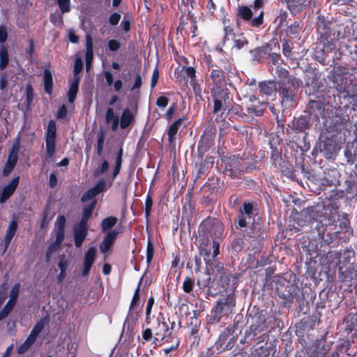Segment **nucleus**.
I'll list each match as a JSON object with an SVG mask.
<instances>
[{"label": "nucleus", "instance_id": "nucleus-1", "mask_svg": "<svg viewBox=\"0 0 357 357\" xmlns=\"http://www.w3.org/2000/svg\"><path fill=\"white\" fill-rule=\"evenodd\" d=\"M229 281V278L227 275H221L218 282V287L214 289L211 286L210 277L205 281L206 283L204 286L207 287V295L215 297L219 294L225 293V295L222 294L218 299L211 314L208 315L207 324L209 325L220 322L223 316L232 313L236 307V287L234 284H230Z\"/></svg>", "mask_w": 357, "mask_h": 357}, {"label": "nucleus", "instance_id": "nucleus-2", "mask_svg": "<svg viewBox=\"0 0 357 357\" xmlns=\"http://www.w3.org/2000/svg\"><path fill=\"white\" fill-rule=\"evenodd\" d=\"M336 26V22L333 17L323 15L317 16L315 22L317 40L313 58L323 66L328 63V52L336 48L340 36V31L337 30Z\"/></svg>", "mask_w": 357, "mask_h": 357}, {"label": "nucleus", "instance_id": "nucleus-3", "mask_svg": "<svg viewBox=\"0 0 357 357\" xmlns=\"http://www.w3.org/2000/svg\"><path fill=\"white\" fill-rule=\"evenodd\" d=\"M265 0H255L253 5L248 6L239 5L236 9V26H241V22L247 23L251 28L258 29L264 22V11L260 10L257 16L253 17L254 13H257L264 5Z\"/></svg>", "mask_w": 357, "mask_h": 357}, {"label": "nucleus", "instance_id": "nucleus-4", "mask_svg": "<svg viewBox=\"0 0 357 357\" xmlns=\"http://www.w3.org/2000/svg\"><path fill=\"white\" fill-rule=\"evenodd\" d=\"M348 106H334L327 109L326 116L324 118L323 124L326 130L331 137L336 136L342 130L347 129L349 116L347 114Z\"/></svg>", "mask_w": 357, "mask_h": 357}, {"label": "nucleus", "instance_id": "nucleus-5", "mask_svg": "<svg viewBox=\"0 0 357 357\" xmlns=\"http://www.w3.org/2000/svg\"><path fill=\"white\" fill-rule=\"evenodd\" d=\"M208 71L210 73V78L213 84V88H225L227 82L226 77L232 74L233 66L227 59H222L217 63L211 59L207 61Z\"/></svg>", "mask_w": 357, "mask_h": 357}, {"label": "nucleus", "instance_id": "nucleus-6", "mask_svg": "<svg viewBox=\"0 0 357 357\" xmlns=\"http://www.w3.org/2000/svg\"><path fill=\"white\" fill-rule=\"evenodd\" d=\"M301 81L294 75L287 80H280L278 82V92L281 98V103L285 107L296 105L297 92Z\"/></svg>", "mask_w": 357, "mask_h": 357}, {"label": "nucleus", "instance_id": "nucleus-7", "mask_svg": "<svg viewBox=\"0 0 357 357\" xmlns=\"http://www.w3.org/2000/svg\"><path fill=\"white\" fill-rule=\"evenodd\" d=\"M275 289L278 296L284 300V303L292 304L294 299L297 300L301 292V288L296 280H287L283 277H277L274 280Z\"/></svg>", "mask_w": 357, "mask_h": 357}, {"label": "nucleus", "instance_id": "nucleus-8", "mask_svg": "<svg viewBox=\"0 0 357 357\" xmlns=\"http://www.w3.org/2000/svg\"><path fill=\"white\" fill-rule=\"evenodd\" d=\"M329 96L326 98L324 92L319 93L315 99H310L306 106L305 112L312 122L319 123L320 118L326 116V107L330 104Z\"/></svg>", "mask_w": 357, "mask_h": 357}, {"label": "nucleus", "instance_id": "nucleus-9", "mask_svg": "<svg viewBox=\"0 0 357 357\" xmlns=\"http://www.w3.org/2000/svg\"><path fill=\"white\" fill-rule=\"evenodd\" d=\"M211 93L213 102V114L225 112L229 108L232 96L227 88H212Z\"/></svg>", "mask_w": 357, "mask_h": 357}, {"label": "nucleus", "instance_id": "nucleus-10", "mask_svg": "<svg viewBox=\"0 0 357 357\" xmlns=\"http://www.w3.org/2000/svg\"><path fill=\"white\" fill-rule=\"evenodd\" d=\"M335 221V217L333 215L330 216L327 220V223L323 224L324 220L321 219L319 220V222L317 223L315 227L319 239L328 245L338 238L340 234L339 230L332 231L333 226V222Z\"/></svg>", "mask_w": 357, "mask_h": 357}, {"label": "nucleus", "instance_id": "nucleus-11", "mask_svg": "<svg viewBox=\"0 0 357 357\" xmlns=\"http://www.w3.org/2000/svg\"><path fill=\"white\" fill-rule=\"evenodd\" d=\"M258 213L257 204L244 202L240 208L238 214V219L234 220L237 229L245 228L251 220H254Z\"/></svg>", "mask_w": 357, "mask_h": 357}, {"label": "nucleus", "instance_id": "nucleus-12", "mask_svg": "<svg viewBox=\"0 0 357 357\" xmlns=\"http://www.w3.org/2000/svg\"><path fill=\"white\" fill-rule=\"evenodd\" d=\"M224 171L231 178H238L241 175L246 173V169H244V158L239 155L227 158Z\"/></svg>", "mask_w": 357, "mask_h": 357}, {"label": "nucleus", "instance_id": "nucleus-13", "mask_svg": "<svg viewBox=\"0 0 357 357\" xmlns=\"http://www.w3.org/2000/svg\"><path fill=\"white\" fill-rule=\"evenodd\" d=\"M349 73V68L343 66H337L333 67V70L328 75V79L333 82L334 87L337 91L342 93V90L348 83L346 76Z\"/></svg>", "mask_w": 357, "mask_h": 357}, {"label": "nucleus", "instance_id": "nucleus-14", "mask_svg": "<svg viewBox=\"0 0 357 357\" xmlns=\"http://www.w3.org/2000/svg\"><path fill=\"white\" fill-rule=\"evenodd\" d=\"M245 98H248V102H245V110L249 116H261L266 110L268 103L266 102L260 101L255 95H250L248 97L244 95Z\"/></svg>", "mask_w": 357, "mask_h": 357}, {"label": "nucleus", "instance_id": "nucleus-15", "mask_svg": "<svg viewBox=\"0 0 357 357\" xmlns=\"http://www.w3.org/2000/svg\"><path fill=\"white\" fill-rule=\"evenodd\" d=\"M142 285V279L139 280L137 287L134 292L132 298L131 300L129 310L128 313L127 318L124 322V326L126 325L127 321L131 320L133 324H135L136 322L140 317V310L139 308V300H140V287Z\"/></svg>", "mask_w": 357, "mask_h": 357}, {"label": "nucleus", "instance_id": "nucleus-16", "mask_svg": "<svg viewBox=\"0 0 357 357\" xmlns=\"http://www.w3.org/2000/svg\"><path fill=\"white\" fill-rule=\"evenodd\" d=\"M56 138V124L55 121L50 120L45 130V146L49 158L53 157L55 153Z\"/></svg>", "mask_w": 357, "mask_h": 357}, {"label": "nucleus", "instance_id": "nucleus-17", "mask_svg": "<svg viewBox=\"0 0 357 357\" xmlns=\"http://www.w3.org/2000/svg\"><path fill=\"white\" fill-rule=\"evenodd\" d=\"M325 206L321 204H317L303 208L301 212V215L305 218V221L315 220L317 223L323 219L326 220L325 213H324Z\"/></svg>", "mask_w": 357, "mask_h": 357}, {"label": "nucleus", "instance_id": "nucleus-18", "mask_svg": "<svg viewBox=\"0 0 357 357\" xmlns=\"http://www.w3.org/2000/svg\"><path fill=\"white\" fill-rule=\"evenodd\" d=\"M121 233V231L117 228L105 233V235L99 245L100 251L102 254L105 255L112 249L115 244L119 234Z\"/></svg>", "mask_w": 357, "mask_h": 357}, {"label": "nucleus", "instance_id": "nucleus-19", "mask_svg": "<svg viewBox=\"0 0 357 357\" xmlns=\"http://www.w3.org/2000/svg\"><path fill=\"white\" fill-rule=\"evenodd\" d=\"M312 120L306 115H301L298 118H294L289 127L296 133H304V137L307 135V130L312 126Z\"/></svg>", "mask_w": 357, "mask_h": 357}, {"label": "nucleus", "instance_id": "nucleus-20", "mask_svg": "<svg viewBox=\"0 0 357 357\" xmlns=\"http://www.w3.org/2000/svg\"><path fill=\"white\" fill-rule=\"evenodd\" d=\"M266 318L264 315L259 314L252 317V323L250 330L245 332V337L254 338L259 333L262 332L266 328Z\"/></svg>", "mask_w": 357, "mask_h": 357}, {"label": "nucleus", "instance_id": "nucleus-21", "mask_svg": "<svg viewBox=\"0 0 357 357\" xmlns=\"http://www.w3.org/2000/svg\"><path fill=\"white\" fill-rule=\"evenodd\" d=\"M321 317V313L317 312V314H312V316H308L307 317H304L296 324V333H304L308 332L311 330H313L316 326V324Z\"/></svg>", "mask_w": 357, "mask_h": 357}, {"label": "nucleus", "instance_id": "nucleus-22", "mask_svg": "<svg viewBox=\"0 0 357 357\" xmlns=\"http://www.w3.org/2000/svg\"><path fill=\"white\" fill-rule=\"evenodd\" d=\"M321 150L323 152L325 158L331 159L334 158L337 154V152L340 150V147L337 142L332 139V137H326L324 141Z\"/></svg>", "mask_w": 357, "mask_h": 357}, {"label": "nucleus", "instance_id": "nucleus-23", "mask_svg": "<svg viewBox=\"0 0 357 357\" xmlns=\"http://www.w3.org/2000/svg\"><path fill=\"white\" fill-rule=\"evenodd\" d=\"M151 329L153 330L155 336L153 343H156L160 340V337H164L165 333L168 331V324L165 321L163 317L161 319L158 317L151 325Z\"/></svg>", "mask_w": 357, "mask_h": 357}, {"label": "nucleus", "instance_id": "nucleus-24", "mask_svg": "<svg viewBox=\"0 0 357 357\" xmlns=\"http://www.w3.org/2000/svg\"><path fill=\"white\" fill-rule=\"evenodd\" d=\"M18 149L19 146L17 144L13 146L12 150L9 153L7 162L3 169V175L4 176H8L15 167L18 160Z\"/></svg>", "mask_w": 357, "mask_h": 357}, {"label": "nucleus", "instance_id": "nucleus-25", "mask_svg": "<svg viewBox=\"0 0 357 357\" xmlns=\"http://www.w3.org/2000/svg\"><path fill=\"white\" fill-rule=\"evenodd\" d=\"M97 254V250L95 247H91L85 252L84 257V264L82 275V276L88 275L92 265L93 264Z\"/></svg>", "mask_w": 357, "mask_h": 357}, {"label": "nucleus", "instance_id": "nucleus-26", "mask_svg": "<svg viewBox=\"0 0 357 357\" xmlns=\"http://www.w3.org/2000/svg\"><path fill=\"white\" fill-rule=\"evenodd\" d=\"M271 50V45L269 43H264L261 46L250 50L249 53L253 61L259 62L264 56L270 54Z\"/></svg>", "mask_w": 357, "mask_h": 357}, {"label": "nucleus", "instance_id": "nucleus-27", "mask_svg": "<svg viewBox=\"0 0 357 357\" xmlns=\"http://www.w3.org/2000/svg\"><path fill=\"white\" fill-rule=\"evenodd\" d=\"M187 120V115H183L182 117L178 118L172 122L167 130L168 141L170 144L176 142V135L182 126L183 123Z\"/></svg>", "mask_w": 357, "mask_h": 357}, {"label": "nucleus", "instance_id": "nucleus-28", "mask_svg": "<svg viewBox=\"0 0 357 357\" xmlns=\"http://www.w3.org/2000/svg\"><path fill=\"white\" fill-rule=\"evenodd\" d=\"M20 181V176H15L12 181L2 189L1 195L0 197V202L3 203L7 199L10 198V197L13 194L15 191Z\"/></svg>", "mask_w": 357, "mask_h": 357}, {"label": "nucleus", "instance_id": "nucleus-29", "mask_svg": "<svg viewBox=\"0 0 357 357\" xmlns=\"http://www.w3.org/2000/svg\"><path fill=\"white\" fill-rule=\"evenodd\" d=\"M310 357H325L328 350L326 349L325 342L317 340L313 344L308 348Z\"/></svg>", "mask_w": 357, "mask_h": 357}, {"label": "nucleus", "instance_id": "nucleus-30", "mask_svg": "<svg viewBox=\"0 0 357 357\" xmlns=\"http://www.w3.org/2000/svg\"><path fill=\"white\" fill-rule=\"evenodd\" d=\"M342 93H345L344 96H348L352 99L354 105L357 106V81L350 79Z\"/></svg>", "mask_w": 357, "mask_h": 357}, {"label": "nucleus", "instance_id": "nucleus-31", "mask_svg": "<svg viewBox=\"0 0 357 357\" xmlns=\"http://www.w3.org/2000/svg\"><path fill=\"white\" fill-rule=\"evenodd\" d=\"M135 121V114L130 109H123L120 119V127L121 129H126Z\"/></svg>", "mask_w": 357, "mask_h": 357}, {"label": "nucleus", "instance_id": "nucleus-32", "mask_svg": "<svg viewBox=\"0 0 357 357\" xmlns=\"http://www.w3.org/2000/svg\"><path fill=\"white\" fill-rule=\"evenodd\" d=\"M345 197L351 200L357 196V180H346L344 190Z\"/></svg>", "mask_w": 357, "mask_h": 357}, {"label": "nucleus", "instance_id": "nucleus-33", "mask_svg": "<svg viewBox=\"0 0 357 357\" xmlns=\"http://www.w3.org/2000/svg\"><path fill=\"white\" fill-rule=\"evenodd\" d=\"M303 29V24L301 22L294 21L290 24H287L284 29V32L287 36H291L294 38H298Z\"/></svg>", "mask_w": 357, "mask_h": 357}, {"label": "nucleus", "instance_id": "nucleus-34", "mask_svg": "<svg viewBox=\"0 0 357 357\" xmlns=\"http://www.w3.org/2000/svg\"><path fill=\"white\" fill-rule=\"evenodd\" d=\"M259 91L266 96H271L278 91L276 83L273 82H261L259 84Z\"/></svg>", "mask_w": 357, "mask_h": 357}, {"label": "nucleus", "instance_id": "nucleus-35", "mask_svg": "<svg viewBox=\"0 0 357 357\" xmlns=\"http://www.w3.org/2000/svg\"><path fill=\"white\" fill-rule=\"evenodd\" d=\"M17 229V222L16 220H13L6 230V234L4 238V247L7 249L10 245L11 241L15 236Z\"/></svg>", "mask_w": 357, "mask_h": 357}, {"label": "nucleus", "instance_id": "nucleus-36", "mask_svg": "<svg viewBox=\"0 0 357 357\" xmlns=\"http://www.w3.org/2000/svg\"><path fill=\"white\" fill-rule=\"evenodd\" d=\"M43 83L45 93L52 95L53 92V77L51 70L48 68L43 70Z\"/></svg>", "mask_w": 357, "mask_h": 357}, {"label": "nucleus", "instance_id": "nucleus-37", "mask_svg": "<svg viewBox=\"0 0 357 357\" xmlns=\"http://www.w3.org/2000/svg\"><path fill=\"white\" fill-rule=\"evenodd\" d=\"M347 162L351 165L357 160V144H348L344 151Z\"/></svg>", "mask_w": 357, "mask_h": 357}, {"label": "nucleus", "instance_id": "nucleus-38", "mask_svg": "<svg viewBox=\"0 0 357 357\" xmlns=\"http://www.w3.org/2000/svg\"><path fill=\"white\" fill-rule=\"evenodd\" d=\"M354 268H344V266L338 267V278L341 282H347L353 279Z\"/></svg>", "mask_w": 357, "mask_h": 357}, {"label": "nucleus", "instance_id": "nucleus-39", "mask_svg": "<svg viewBox=\"0 0 357 357\" xmlns=\"http://www.w3.org/2000/svg\"><path fill=\"white\" fill-rule=\"evenodd\" d=\"M87 235L88 231L86 229H79L73 227V238L76 248H79L82 245Z\"/></svg>", "mask_w": 357, "mask_h": 357}, {"label": "nucleus", "instance_id": "nucleus-40", "mask_svg": "<svg viewBox=\"0 0 357 357\" xmlns=\"http://www.w3.org/2000/svg\"><path fill=\"white\" fill-rule=\"evenodd\" d=\"M79 81L78 79H73L69 87V90L67 93L68 101L70 103H73L77 97V94L79 91Z\"/></svg>", "mask_w": 357, "mask_h": 357}, {"label": "nucleus", "instance_id": "nucleus-41", "mask_svg": "<svg viewBox=\"0 0 357 357\" xmlns=\"http://www.w3.org/2000/svg\"><path fill=\"white\" fill-rule=\"evenodd\" d=\"M117 221V218L114 216H108L104 218L100 223L101 231L102 233H107L112 230V229L115 226Z\"/></svg>", "mask_w": 357, "mask_h": 357}, {"label": "nucleus", "instance_id": "nucleus-42", "mask_svg": "<svg viewBox=\"0 0 357 357\" xmlns=\"http://www.w3.org/2000/svg\"><path fill=\"white\" fill-rule=\"evenodd\" d=\"M289 10L292 13H298L303 11L305 8L304 1L301 0H287Z\"/></svg>", "mask_w": 357, "mask_h": 357}, {"label": "nucleus", "instance_id": "nucleus-43", "mask_svg": "<svg viewBox=\"0 0 357 357\" xmlns=\"http://www.w3.org/2000/svg\"><path fill=\"white\" fill-rule=\"evenodd\" d=\"M112 180L109 179L107 181H106L105 179L101 178L95 184L93 187H92V188L98 195L101 192H106L108 188L112 185Z\"/></svg>", "mask_w": 357, "mask_h": 357}, {"label": "nucleus", "instance_id": "nucleus-44", "mask_svg": "<svg viewBox=\"0 0 357 357\" xmlns=\"http://www.w3.org/2000/svg\"><path fill=\"white\" fill-rule=\"evenodd\" d=\"M93 58V40L90 36L86 38V66L88 69Z\"/></svg>", "mask_w": 357, "mask_h": 357}, {"label": "nucleus", "instance_id": "nucleus-45", "mask_svg": "<svg viewBox=\"0 0 357 357\" xmlns=\"http://www.w3.org/2000/svg\"><path fill=\"white\" fill-rule=\"evenodd\" d=\"M66 224V218L65 215H60L57 217L55 222V228L56 229V234L60 237H65V227Z\"/></svg>", "mask_w": 357, "mask_h": 357}, {"label": "nucleus", "instance_id": "nucleus-46", "mask_svg": "<svg viewBox=\"0 0 357 357\" xmlns=\"http://www.w3.org/2000/svg\"><path fill=\"white\" fill-rule=\"evenodd\" d=\"M199 253L204 257V260L208 267H211V270L213 268V259H211V248L207 245L201 246L199 248Z\"/></svg>", "mask_w": 357, "mask_h": 357}, {"label": "nucleus", "instance_id": "nucleus-47", "mask_svg": "<svg viewBox=\"0 0 357 357\" xmlns=\"http://www.w3.org/2000/svg\"><path fill=\"white\" fill-rule=\"evenodd\" d=\"M344 322L347 323L345 331L348 333L354 331L357 326V313H351L344 318Z\"/></svg>", "mask_w": 357, "mask_h": 357}, {"label": "nucleus", "instance_id": "nucleus-48", "mask_svg": "<svg viewBox=\"0 0 357 357\" xmlns=\"http://www.w3.org/2000/svg\"><path fill=\"white\" fill-rule=\"evenodd\" d=\"M9 63V55L7 47L2 45L0 47V70H3Z\"/></svg>", "mask_w": 357, "mask_h": 357}, {"label": "nucleus", "instance_id": "nucleus-49", "mask_svg": "<svg viewBox=\"0 0 357 357\" xmlns=\"http://www.w3.org/2000/svg\"><path fill=\"white\" fill-rule=\"evenodd\" d=\"M45 319H41L34 326L33 328L31 331L28 337L31 338L34 342H36L37 337L42 332L43 328H45Z\"/></svg>", "mask_w": 357, "mask_h": 357}, {"label": "nucleus", "instance_id": "nucleus-50", "mask_svg": "<svg viewBox=\"0 0 357 357\" xmlns=\"http://www.w3.org/2000/svg\"><path fill=\"white\" fill-rule=\"evenodd\" d=\"M271 162L273 165L277 167L280 165L282 160V150L278 147H271Z\"/></svg>", "mask_w": 357, "mask_h": 357}, {"label": "nucleus", "instance_id": "nucleus-51", "mask_svg": "<svg viewBox=\"0 0 357 357\" xmlns=\"http://www.w3.org/2000/svg\"><path fill=\"white\" fill-rule=\"evenodd\" d=\"M234 47L240 50L245 46H247L249 43L248 38L245 36L243 33L238 34V38H233Z\"/></svg>", "mask_w": 357, "mask_h": 357}, {"label": "nucleus", "instance_id": "nucleus-52", "mask_svg": "<svg viewBox=\"0 0 357 357\" xmlns=\"http://www.w3.org/2000/svg\"><path fill=\"white\" fill-rule=\"evenodd\" d=\"M182 71L183 73V81H187L188 79L190 80H196V69L194 67L185 66H182Z\"/></svg>", "mask_w": 357, "mask_h": 357}, {"label": "nucleus", "instance_id": "nucleus-53", "mask_svg": "<svg viewBox=\"0 0 357 357\" xmlns=\"http://www.w3.org/2000/svg\"><path fill=\"white\" fill-rule=\"evenodd\" d=\"M342 255V263L344 265L350 263L351 259L354 257V252L349 249L344 250L342 254L340 252H336L335 253V258L340 259Z\"/></svg>", "mask_w": 357, "mask_h": 357}, {"label": "nucleus", "instance_id": "nucleus-54", "mask_svg": "<svg viewBox=\"0 0 357 357\" xmlns=\"http://www.w3.org/2000/svg\"><path fill=\"white\" fill-rule=\"evenodd\" d=\"M222 24L224 25L225 33L224 40H225L229 36H231L233 38H236V34L234 33V28L230 23V20L224 18L222 20Z\"/></svg>", "mask_w": 357, "mask_h": 357}, {"label": "nucleus", "instance_id": "nucleus-55", "mask_svg": "<svg viewBox=\"0 0 357 357\" xmlns=\"http://www.w3.org/2000/svg\"><path fill=\"white\" fill-rule=\"evenodd\" d=\"M190 84L192 89V91L195 93L196 99L198 100H203L202 97V88L201 86V84L198 83V82L196 80H190Z\"/></svg>", "mask_w": 357, "mask_h": 357}, {"label": "nucleus", "instance_id": "nucleus-56", "mask_svg": "<svg viewBox=\"0 0 357 357\" xmlns=\"http://www.w3.org/2000/svg\"><path fill=\"white\" fill-rule=\"evenodd\" d=\"M282 53L287 59L290 60H294L296 59L295 56H294V52L292 51V48L290 46L289 42L287 40H284L282 42Z\"/></svg>", "mask_w": 357, "mask_h": 357}, {"label": "nucleus", "instance_id": "nucleus-57", "mask_svg": "<svg viewBox=\"0 0 357 357\" xmlns=\"http://www.w3.org/2000/svg\"><path fill=\"white\" fill-rule=\"evenodd\" d=\"M96 203V200L93 199L89 206H84V208H83L82 218L89 220L93 214Z\"/></svg>", "mask_w": 357, "mask_h": 357}, {"label": "nucleus", "instance_id": "nucleus-58", "mask_svg": "<svg viewBox=\"0 0 357 357\" xmlns=\"http://www.w3.org/2000/svg\"><path fill=\"white\" fill-rule=\"evenodd\" d=\"M34 343L35 342L31 340V338L27 337L26 340L17 347V353L18 354L26 353Z\"/></svg>", "mask_w": 357, "mask_h": 357}, {"label": "nucleus", "instance_id": "nucleus-59", "mask_svg": "<svg viewBox=\"0 0 357 357\" xmlns=\"http://www.w3.org/2000/svg\"><path fill=\"white\" fill-rule=\"evenodd\" d=\"M244 244L245 243L242 237H236L231 241V248L233 251L238 252L243 250Z\"/></svg>", "mask_w": 357, "mask_h": 357}, {"label": "nucleus", "instance_id": "nucleus-60", "mask_svg": "<svg viewBox=\"0 0 357 357\" xmlns=\"http://www.w3.org/2000/svg\"><path fill=\"white\" fill-rule=\"evenodd\" d=\"M323 206H325L324 211L329 210L331 212L337 213L338 209L340 208V202L328 197V203Z\"/></svg>", "mask_w": 357, "mask_h": 357}, {"label": "nucleus", "instance_id": "nucleus-61", "mask_svg": "<svg viewBox=\"0 0 357 357\" xmlns=\"http://www.w3.org/2000/svg\"><path fill=\"white\" fill-rule=\"evenodd\" d=\"M16 304L12 301H8L5 306L0 312V321L5 319L13 310Z\"/></svg>", "mask_w": 357, "mask_h": 357}, {"label": "nucleus", "instance_id": "nucleus-62", "mask_svg": "<svg viewBox=\"0 0 357 357\" xmlns=\"http://www.w3.org/2000/svg\"><path fill=\"white\" fill-rule=\"evenodd\" d=\"M252 357H269L270 349L268 347H259L252 352Z\"/></svg>", "mask_w": 357, "mask_h": 357}, {"label": "nucleus", "instance_id": "nucleus-63", "mask_svg": "<svg viewBox=\"0 0 357 357\" xmlns=\"http://www.w3.org/2000/svg\"><path fill=\"white\" fill-rule=\"evenodd\" d=\"M20 284L19 282H16L12 287L10 291V298L8 301H12L16 304L17 301V298L20 294Z\"/></svg>", "mask_w": 357, "mask_h": 357}, {"label": "nucleus", "instance_id": "nucleus-64", "mask_svg": "<svg viewBox=\"0 0 357 357\" xmlns=\"http://www.w3.org/2000/svg\"><path fill=\"white\" fill-rule=\"evenodd\" d=\"M50 209L49 204H47L43 212V217L40 221L41 227H46L49 224L50 220L52 218L53 215L49 217Z\"/></svg>", "mask_w": 357, "mask_h": 357}]
</instances>
